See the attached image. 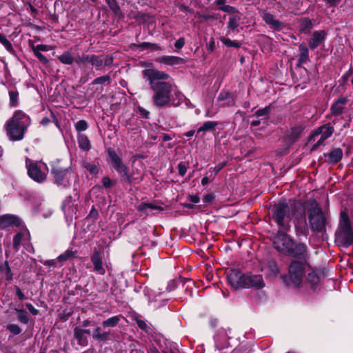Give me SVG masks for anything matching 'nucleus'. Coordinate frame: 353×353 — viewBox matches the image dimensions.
Instances as JSON below:
<instances>
[{
    "label": "nucleus",
    "mask_w": 353,
    "mask_h": 353,
    "mask_svg": "<svg viewBox=\"0 0 353 353\" xmlns=\"http://www.w3.org/2000/svg\"><path fill=\"white\" fill-rule=\"evenodd\" d=\"M143 78L148 83L152 91L153 104L161 108L171 104L172 83L170 75L161 70L148 65L142 71Z\"/></svg>",
    "instance_id": "1"
},
{
    "label": "nucleus",
    "mask_w": 353,
    "mask_h": 353,
    "mask_svg": "<svg viewBox=\"0 0 353 353\" xmlns=\"http://www.w3.org/2000/svg\"><path fill=\"white\" fill-rule=\"evenodd\" d=\"M274 248L280 253L296 257L304 256L306 248L302 243L294 244L292 239L283 232L279 231L272 240Z\"/></svg>",
    "instance_id": "2"
},
{
    "label": "nucleus",
    "mask_w": 353,
    "mask_h": 353,
    "mask_svg": "<svg viewBox=\"0 0 353 353\" xmlns=\"http://www.w3.org/2000/svg\"><path fill=\"white\" fill-rule=\"evenodd\" d=\"M301 204H294L289 206L285 203L280 202L274 205L272 209V219L282 229L288 230L290 227V222L294 216L298 219V215L294 211Z\"/></svg>",
    "instance_id": "3"
},
{
    "label": "nucleus",
    "mask_w": 353,
    "mask_h": 353,
    "mask_svg": "<svg viewBox=\"0 0 353 353\" xmlns=\"http://www.w3.org/2000/svg\"><path fill=\"white\" fill-rule=\"evenodd\" d=\"M309 268V265L305 262L293 261L289 266L288 275L283 276L282 279L289 286L301 288L303 286V279Z\"/></svg>",
    "instance_id": "4"
},
{
    "label": "nucleus",
    "mask_w": 353,
    "mask_h": 353,
    "mask_svg": "<svg viewBox=\"0 0 353 353\" xmlns=\"http://www.w3.org/2000/svg\"><path fill=\"white\" fill-rule=\"evenodd\" d=\"M307 213L312 230L323 231L325 226V218L321 208L316 201H312L309 203Z\"/></svg>",
    "instance_id": "5"
},
{
    "label": "nucleus",
    "mask_w": 353,
    "mask_h": 353,
    "mask_svg": "<svg viewBox=\"0 0 353 353\" xmlns=\"http://www.w3.org/2000/svg\"><path fill=\"white\" fill-rule=\"evenodd\" d=\"M85 62L90 63L97 70H102L103 66H110L112 64L113 58L110 55L83 54L76 59L78 64Z\"/></svg>",
    "instance_id": "6"
},
{
    "label": "nucleus",
    "mask_w": 353,
    "mask_h": 353,
    "mask_svg": "<svg viewBox=\"0 0 353 353\" xmlns=\"http://www.w3.org/2000/svg\"><path fill=\"white\" fill-rule=\"evenodd\" d=\"M334 132V128L330 124L323 125L318 128L311 135L310 141L315 142L312 150H316L319 146L323 145L324 141L332 136Z\"/></svg>",
    "instance_id": "7"
},
{
    "label": "nucleus",
    "mask_w": 353,
    "mask_h": 353,
    "mask_svg": "<svg viewBox=\"0 0 353 353\" xmlns=\"http://www.w3.org/2000/svg\"><path fill=\"white\" fill-rule=\"evenodd\" d=\"M48 173L46 165L41 162H32L28 165V174L30 178L37 182H43Z\"/></svg>",
    "instance_id": "8"
},
{
    "label": "nucleus",
    "mask_w": 353,
    "mask_h": 353,
    "mask_svg": "<svg viewBox=\"0 0 353 353\" xmlns=\"http://www.w3.org/2000/svg\"><path fill=\"white\" fill-rule=\"evenodd\" d=\"M108 153L112 167L125 181H130L132 176L129 174L127 167L123 163L121 158L112 149H109Z\"/></svg>",
    "instance_id": "9"
},
{
    "label": "nucleus",
    "mask_w": 353,
    "mask_h": 353,
    "mask_svg": "<svg viewBox=\"0 0 353 353\" xmlns=\"http://www.w3.org/2000/svg\"><path fill=\"white\" fill-rule=\"evenodd\" d=\"M6 134L9 139L12 141L21 140L23 137L26 128L21 125H16L12 123V121H7L5 125Z\"/></svg>",
    "instance_id": "10"
},
{
    "label": "nucleus",
    "mask_w": 353,
    "mask_h": 353,
    "mask_svg": "<svg viewBox=\"0 0 353 353\" xmlns=\"http://www.w3.org/2000/svg\"><path fill=\"white\" fill-rule=\"evenodd\" d=\"M245 276L246 274L240 270H232L228 275V280L230 285L234 289L245 288Z\"/></svg>",
    "instance_id": "11"
},
{
    "label": "nucleus",
    "mask_w": 353,
    "mask_h": 353,
    "mask_svg": "<svg viewBox=\"0 0 353 353\" xmlns=\"http://www.w3.org/2000/svg\"><path fill=\"white\" fill-rule=\"evenodd\" d=\"M265 286V283L261 275L246 274L245 288L261 289Z\"/></svg>",
    "instance_id": "12"
},
{
    "label": "nucleus",
    "mask_w": 353,
    "mask_h": 353,
    "mask_svg": "<svg viewBox=\"0 0 353 353\" xmlns=\"http://www.w3.org/2000/svg\"><path fill=\"white\" fill-rule=\"evenodd\" d=\"M8 121H12L16 125H21L26 128L30 125V117L21 110H16Z\"/></svg>",
    "instance_id": "13"
},
{
    "label": "nucleus",
    "mask_w": 353,
    "mask_h": 353,
    "mask_svg": "<svg viewBox=\"0 0 353 353\" xmlns=\"http://www.w3.org/2000/svg\"><path fill=\"white\" fill-rule=\"evenodd\" d=\"M339 232L345 238H352V234L349 217L344 211L341 212Z\"/></svg>",
    "instance_id": "14"
},
{
    "label": "nucleus",
    "mask_w": 353,
    "mask_h": 353,
    "mask_svg": "<svg viewBox=\"0 0 353 353\" xmlns=\"http://www.w3.org/2000/svg\"><path fill=\"white\" fill-rule=\"evenodd\" d=\"M68 172V169L60 166L58 163L52 165V173L53 174L56 183L59 185H64L65 179Z\"/></svg>",
    "instance_id": "15"
},
{
    "label": "nucleus",
    "mask_w": 353,
    "mask_h": 353,
    "mask_svg": "<svg viewBox=\"0 0 353 353\" xmlns=\"http://www.w3.org/2000/svg\"><path fill=\"white\" fill-rule=\"evenodd\" d=\"M326 32L324 30L314 31L309 40V46L311 49H315L325 40Z\"/></svg>",
    "instance_id": "16"
},
{
    "label": "nucleus",
    "mask_w": 353,
    "mask_h": 353,
    "mask_svg": "<svg viewBox=\"0 0 353 353\" xmlns=\"http://www.w3.org/2000/svg\"><path fill=\"white\" fill-rule=\"evenodd\" d=\"M347 100L345 97H339L331 106L330 111L332 115H340L343 113L347 104Z\"/></svg>",
    "instance_id": "17"
},
{
    "label": "nucleus",
    "mask_w": 353,
    "mask_h": 353,
    "mask_svg": "<svg viewBox=\"0 0 353 353\" xmlns=\"http://www.w3.org/2000/svg\"><path fill=\"white\" fill-rule=\"evenodd\" d=\"M91 261L93 263L95 272L101 275L105 274V270L103 265L102 257L99 251H94L91 257Z\"/></svg>",
    "instance_id": "18"
},
{
    "label": "nucleus",
    "mask_w": 353,
    "mask_h": 353,
    "mask_svg": "<svg viewBox=\"0 0 353 353\" xmlns=\"http://www.w3.org/2000/svg\"><path fill=\"white\" fill-rule=\"evenodd\" d=\"M261 270L265 272L268 278L273 279L276 277L279 273V270L274 261H270L262 267Z\"/></svg>",
    "instance_id": "19"
},
{
    "label": "nucleus",
    "mask_w": 353,
    "mask_h": 353,
    "mask_svg": "<svg viewBox=\"0 0 353 353\" xmlns=\"http://www.w3.org/2000/svg\"><path fill=\"white\" fill-rule=\"evenodd\" d=\"M263 19L268 23L272 28L279 30L283 27V24L279 20H276L274 16L270 12H263Z\"/></svg>",
    "instance_id": "20"
},
{
    "label": "nucleus",
    "mask_w": 353,
    "mask_h": 353,
    "mask_svg": "<svg viewBox=\"0 0 353 353\" xmlns=\"http://www.w3.org/2000/svg\"><path fill=\"white\" fill-rule=\"evenodd\" d=\"M19 223V219L13 215L6 214L0 218V227L2 228L11 225H18Z\"/></svg>",
    "instance_id": "21"
},
{
    "label": "nucleus",
    "mask_w": 353,
    "mask_h": 353,
    "mask_svg": "<svg viewBox=\"0 0 353 353\" xmlns=\"http://www.w3.org/2000/svg\"><path fill=\"white\" fill-rule=\"evenodd\" d=\"M304 128L301 125H296L291 128L286 136L289 141L293 143L299 139Z\"/></svg>",
    "instance_id": "22"
},
{
    "label": "nucleus",
    "mask_w": 353,
    "mask_h": 353,
    "mask_svg": "<svg viewBox=\"0 0 353 353\" xmlns=\"http://www.w3.org/2000/svg\"><path fill=\"white\" fill-rule=\"evenodd\" d=\"M30 239V234L28 231L23 230L18 232L13 239V247L16 250H19V245L25 242L28 241Z\"/></svg>",
    "instance_id": "23"
},
{
    "label": "nucleus",
    "mask_w": 353,
    "mask_h": 353,
    "mask_svg": "<svg viewBox=\"0 0 353 353\" xmlns=\"http://www.w3.org/2000/svg\"><path fill=\"white\" fill-rule=\"evenodd\" d=\"M74 334L80 345L85 346L88 345V338L85 335V330L76 327L74 330Z\"/></svg>",
    "instance_id": "24"
},
{
    "label": "nucleus",
    "mask_w": 353,
    "mask_h": 353,
    "mask_svg": "<svg viewBox=\"0 0 353 353\" xmlns=\"http://www.w3.org/2000/svg\"><path fill=\"white\" fill-rule=\"evenodd\" d=\"M325 156L327 157L330 163H336L342 158L343 151L340 148H335Z\"/></svg>",
    "instance_id": "25"
},
{
    "label": "nucleus",
    "mask_w": 353,
    "mask_h": 353,
    "mask_svg": "<svg viewBox=\"0 0 353 353\" xmlns=\"http://www.w3.org/2000/svg\"><path fill=\"white\" fill-rule=\"evenodd\" d=\"M69 50L64 52L62 54L58 57V59L63 64L71 65L74 61L76 62V59Z\"/></svg>",
    "instance_id": "26"
},
{
    "label": "nucleus",
    "mask_w": 353,
    "mask_h": 353,
    "mask_svg": "<svg viewBox=\"0 0 353 353\" xmlns=\"http://www.w3.org/2000/svg\"><path fill=\"white\" fill-rule=\"evenodd\" d=\"M110 334V331H103L100 327H97L93 332L92 337L98 341H106Z\"/></svg>",
    "instance_id": "27"
},
{
    "label": "nucleus",
    "mask_w": 353,
    "mask_h": 353,
    "mask_svg": "<svg viewBox=\"0 0 353 353\" xmlns=\"http://www.w3.org/2000/svg\"><path fill=\"white\" fill-rule=\"evenodd\" d=\"M240 16L239 14H232L230 16L228 23V32L234 31L239 26L240 21Z\"/></svg>",
    "instance_id": "28"
},
{
    "label": "nucleus",
    "mask_w": 353,
    "mask_h": 353,
    "mask_svg": "<svg viewBox=\"0 0 353 353\" xmlns=\"http://www.w3.org/2000/svg\"><path fill=\"white\" fill-rule=\"evenodd\" d=\"M307 281L313 290H316L318 284L319 283V277L315 271L312 270L308 273Z\"/></svg>",
    "instance_id": "29"
},
{
    "label": "nucleus",
    "mask_w": 353,
    "mask_h": 353,
    "mask_svg": "<svg viewBox=\"0 0 353 353\" xmlns=\"http://www.w3.org/2000/svg\"><path fill=\"white\" fill-rule=\"evenodd\" d=\"M216 125V121H206L197 130V134L202 132L203 135L205 132L213 130Z\"/></svg>",
    "instance_id": "30"
},
{
    "label": "nucleus",
    "mask_w": 353,
    "mask_h": 353,
    "mask_svg": "<svg viewBox=\"0 0 353 353\" xmlns=\"http://www.w3.org/2000/svg\"><path fill=\"white\" fill-rule=\"evenodd\" d=\"M78 143L79 147L83 150H88L90 148V141L87 136L81 134L78 136Z\"/></svg>",
    "instance_id": "31"
},
{
    "label": "nucleus",
    "mask_w": 353,
    "mask_h": 353,
    "mask_svg": "<svg viewBox=\"0 0 353 353\" xmlns=\"http://www.w3.org/2000/svg\"><path fill=\"white\" fill-rule=\"evenodd\" d=\"M121 319V316H120V315L112 316V317L106 319L105 321H103L102 322V325L105 327H114L119 323Z\"/></svg>",
    "instance_id": "32"
},
{
    "label": "nucleus",
    "mask_w": 353,
    "mask_h": 353,
    "mask_svg": "<svg viewBox=\"0 0 353 353\" xmlns=\"http://www.w3.org/2000/svg\"><path fill=\"white\" fill-rule=\"evenodd\" d=\"M300 57L299 59V63H305L309 60L308 49L303 44L299 46Z\"/></svg>",
    "instance_id": "33"
},
{
    "label": "nucleus",
    "mask_w": 353,
    "mask_h": 353,
    "mask_svg": "<svg viewBox=\"0 0 353 353\" xmlns=\"http://www.w3.org/2000/svg\"><path fill=\"white\" fill-rule=\"evenodd\" d=\"M75 256V253L70 249H68L65 252L60 254L57 257V261L59 262H64L68 259H72Z\"/></svg>",
    "instance_id": "34"
},
{
    "label": "nucleus",
    "mask_w": 353,
    "mask_h": 353,
    "mask_svg": "<svg viewBox=\"0 0 353 353\" xmlns=\"http://www.w3.org/2000/svg\"><path fill=\"white\" fill-rule=\"evenodd\" d=\"M0 43L5 47L6 50L11 54L14 53L12 43L7 39L5 35L0 33Z\"/></svg>",
    "instance_id": "35"
},
{
    "label": "nucleus",
    "mask_w": 353,
    "mask_h": 353,
    "mask_svg": "<svg viewBox=\"0 0 353 353\" xmlns=\"http://www.w3.org/2000/svg\"><path fill=\"white\" fill-rule=\"evenodd\" d=\"M83 166L92 175H96L99 172V168L96 164L83 161Z\"/></svg>",
    "instance_id": "36"
},
{
    "label": "nucleus",
    "mask_w": 353,
    "mask_h": 353,
    "mask_svg": "<svg viewBox=\"0 0 353 353\" xmlns=\"http://www.w3.org/2000/svg\"><path fill=\"white\" fill-rule=\"evenodd\" d=\"M163 62L170 65L178 64L182 60L181 58L174 56H167L162 58Z\"/></svg>",
    "instance_id": "37"
},
{
    "label": "nucleus",
    "mask_w": 353,
    "mask_h": 353,
    "mask_svg": "<svg viewBox=\"0 0 353 353\" xmlns=\"http://www.w3.org/2000/svg\"><path fill=\"white\" fill-rule=\"evenodd\" d=\"M220 40L225 46L228 47L239 48L241 46L240 43L235 41H232L228 38L221 37Z\"/></svg>",
    "instance_id": "38"
},
{
    "label": "nucleus",
    "mask_w": 353,
    "mask_h": 353,
    "mask_svg": "<svg viewBox=\"0 0 353 353\" xmlns=\"http://www.w3.org/2000/svg\"><path fill=\"white\" fill-rule=\"evenodd\" d=\"M19 93L17 91H9L10 104L11 106H16L18 103Z\"/></svg>",
    "instance_id": "39"
},
{
    "label": "nucleus",
    "mask_w": 353,
    "mask_h": 353,
    "mask_svg": "<svg viewBox=\"0 0 353 353\" xmlns=\"http://www.w3.org/2000/svg\"><path fill=\"white\" fill-rule=\"evenodd\" d=\"M32 49L33 52L35 53V52H41V51H49L51 50V48L47 45L39 44L37 46L32 45Z\"/></svg>",
    "instance_id": "40"
},
{
    "label": "nucleus",
    "mask_w": 353,
    "mask_h": 353,
    "mask_svg": "<svg viewBox=\"0 0 353 353\" xmlns=\"http://www.w3.org/2000/svg\"><path fill=\"white\" fill-rule=\"evenodd\" d=\"M110 77L109 75H104L98 78H96L93 81L92 84H103L106 82H109Z\"/></svg>",
    "instance_id": "41"
},
{
    "label": "nucleus",
    "mask_w": 353,
    "mask_h": 353,
    "mask_svg": "<svg viewBox=\"0 0 353 353\" xmlns=\"http://www.w3.org/2000/svg\"><path fill=\"white\" fill-rule=\"evenodd\" d=\"M75 128L77 131H85L88 128V123L85 120L79 121L76 125Z\"/></svg>",
    "instance_id": "42"
},
{
    "label": "nucleus",
    "mask_w": 353,
    "mask_h": 353,
    "mask_svg": "<svg viewBox=\"0 0 353 353\" xmlns=\"http://www.w3.org/2000/svg\"><path fill=\"white\" fill-rule=\"evenodd\" d=\"M270 112V108L269 106L265 107L264 108L258 110L255 114L257 117H266Z\"/></svg>",
    "instance_id": "43"
},
{
    "label": "nucleus",
    "mask_w": 353,
    "mask_h": 353,
    "mask_svg": "<svg viewBox=\"0 0 353 353\" xmlns=\"http://www.w3.org/2000/svg\"><path fill=\"white\" fill-rule=\"evenodd\" d=\"M148 208H150L152 210H156V209H159V207L152 203H141L138 207V210L140 211L144 210Z\"/></svg>",
    "instance_id": "44"
},
{
    "label": "nucleus",
    "mask_w": 353,
    "mask_h": 353,
    "mask_svg": "<svg viewBox=\"0 0 353 353\" xmlns=\"http://www.w3.org/2000/svg\"><path fill=\"white\" fill-rule=\"evenodd\" d=\"M7 329L11 332L12 333H13L14 334H19L21 330V328L19 327V326L18 325H16V324H9L7 325Z\"/></svg>",
    "instance_id": "45"
},
{
    "label": "nucleus",
    "mask_w": 353,
    "mask_h": 353,
    "mask_svg": "<svg viewBox=\"0 0 353 353\" xmlns=\"http://www.w3.org/2000/svg\"><path fill=\"white\" fill-rule=\"evenodd\" d=\"M301 26L303 28L310 30L312 27V21L309 19L305 18L302 21Z\"/></svg>",
    "instance_id": "46"
},
{
    "label": "nucleus",
    "mask_w": 353,
    "mask_h": 353,
    "mask_svg": "<svg viewBox=\"0 0 353 353\" xmlns=\"http://www.w3.org/2000/svg\"><path fill=\"white\" fill-rule=\"evenodd\" d=\"M34 54L41 63H47L48 62V59L41 52H35Z\"/></svg>",
    "instance_id": "47"
},
{
    "label": "nucleus",
    "mask_w": 353,
    "mask_h": 353,
    "mask_svg": "<svg viewBox=\"0 0 353 353\" xmlns=\"http://www.w3.org/2000/svg\"><path fill=\"white\" fill-rule=\"evenodd\" d=\"M178 170H179V173L181 175V176H183L185 173H186V171H187V167L186 165L183 163H180L179 165H178Z\"/></svg>",
    "instance_id": "48"
},
{
    "label": "nucleus",
    "mask_w": 353,
    "mask_h": 353,
    "mask_svg": "<svg viewBox=\"0 0 353 353\" xmlns=\"http://www.w3.org/2000/svg\"><path fill=\"white\" fill-rule=\"evenodd\" d=\"M109 6L111 8L112 10L114 11H117L119 10V6L116 3L114 0H105Z\"/></svg>",
    "instance_id": "49"
},
{
    "label": "nucleus",
    "mask_w": 353,
    "mask_h": 353,
    "mask_svg": "<svg viewBox=\"0 0 353 353\" xmlns=\"http://www.w3.org/2000/svg\"><path fill=\"white\" fill-rule=\"evenodd\" d=\"M26 305L29 312H31L32 314L37 315L38 314L39 310L36 309L32 304L27 303Z\"/></svg>",
    "instance_id": "50"
},
{
    "label": "nucleus",
    "mask_w": 353,
    "mask_h": 353,
    "mask_svg": "<svg viewBox=\"0 0 353 353\" xmlns=\"http://www.w3.org/2000/svg\"><path fill=\"white\" fill-rule=\"evenodd\" d=\"M102 183L105 188H108L112 185V181L108 177H103L102 179Z\"/></svg>",
    "instance_id": "51"
},
{
    "label": "nucleus",
    "mask_w": 353,
    "mask_h": 353,
    "mask_svg": "<svg viewBox=\"0 0 353 353\" xmlns=\"http://www.w3.org/2000/svg\"><path fill=\"white\" fill-rule=\"evenodd\" d=\"M185 44V39L183 38L179 39L174 43V46L176 48H181Z\"/></svg>",
    "instance_id": "52"
},
{
    "label": "nucleus",
    "mask_w": 353,
    "mask_h": 353,
    "mask_svg": "<svg viewBox=\"0 0 353 353\" xmlns=\"http://www.w3.org/2000/svg\"><path fill=\"white\" fill-rule=\"evenodd\" d=\"M141 46L143 47V48H148V47H152V50H159L160 48L158 47L157 45L156 44H152V43H143L141 44Z\"/></svg>",
    "instance_id": "53"
},
{
    "label": "nucleus",
    "mask_w": 353,
    "mask_h": 353,
    "mask_svg": "<svg viewBox=\"0 0 353 353\" xmlns=\"http://www.w3.org/2000/svg\"><path fill=\"white\" fill-rule=\"evenodd\" d=\"M19 319L21 322L23 323H27L28 322V318L26 313L23 312L19 316Z\"/></svg>",
    "instance_id": "54"
},
{
    "label": "nucleus",
    "mask_w": 353,
    "mask_h": 353,
    "mask_svg": "<svg viewBox=\"0 0 353 353\" xmlns=\"http://www.w3.org/2000/svg\"><path fill=\"white\" fill-rule=\"evenodd\" d=\"M230 94L225 92V93H221L218 97V99L219 101L224 100L230 98Z\"/></svg>",
    "instance_id": "55"
},
{
    "label": "nucleus",
    "mask_w": 353,
    "mask_h": 353,
    "mask_svg": "<svg viewBox=\"0 0 353 353\" xmlns=\"http://www.w3.org/2000/svg\"><path fill=\"white\" fill-rule=\"evenodd\" d=\"M219 9L224 12H232L234 10V8L230 6H221L219 8Z\"/></svg>",
    "instance_id": "56"
},
{
    "label": "nucleus",
    "mask_w": 353,
    "mask_h": 353,
    "mask_svg": "<svg viewBox=\"0 0 353 353\" xmlns=\"http://www.w3.org/2000/svg\"><path fill=\"white\" fill-rule=\"evenodd\" d=\"M17 294L20 300H24L26 299L25 295L21 291V290L19 288H17L16 289Z\"/></svg>",
    "instance_id": "57"
},
{
    "label": "nucleus",
    "mask_w": 353,
    "mask_h": 353,
    "mask_svg": "<svg viewBox=\"0 0 353 353\" xmlns=\"http://www.w3.org/2000/svg\"><path fill=\"white\" fill-rule=\"evenodd\" d=\"M137 323L138 326L140 328H141L143 330L146 329L147 325H146V323L143 321H142V320H137Z\"/></svg>",
    "instance_id": "58"
},
{
    "label": "nucleus",
    "mask_w": 353,
    "mask_h": 353,
    "mask_svg": "<svg viewBox=\"0 0 353 353\" xmlns=\"http://www.w3.org/2000/svg\"><path fill=\"white\" fill-rule=\"evenodd\" d=\"M44 265L46 266H48V267H50V266L55 267L56 261H55V260H48V261H46L44 262Z\"/></svg>",
    "instance_id": "59"
},
{
    "label": "nucleus",
    "mask_w": 353,
    "mask_h": 353,
    "mask_svg": "<svg viewBox=\"0 0 353 353\" xmlns=\"http://www.w3.org/2000/svg\"><path fill=\"white\" fill-rule=\"evenodd\" d=\"M327 3L332 6H334L338 4L341 0H324Z\"/></svg>",
    "instance_id": "60"
},
{
    "label": "nucleus",
    "mask_w": 353,
    "mask_h": 353,
    "mask_svg": "<svg viewBox=\"0 0 353 353\" xmlns=\"http://www.w3.org/2000/svg\"><path fill=\"white\" fill-rule=\"evenodd\" d=\"M139 111H140V112L141 113L142 115H143L145 117H148V116L149 114V112H148L147 110H144L143 108H140Z\"/></svg>",
    "instance_id": "61"
},
{
    "label": "nucleus",
    "mask_w": 353,
    "mask_h": 353,
    "mask_svg": "<svg viewBox=\"0 0 353 353\" xmlns=\"http://www.w3.org/2000/svg\"><path fill=\"white\" fill-rule=\"evenodd\" d=\"M261 123V121L259 119H257V120H253L252 122H251V125L252 126H258L259 124Z\"/></svg>",
    "instance_id": "62"
},
{
    "label": "nucleus",
    "mask_w": 353,
    "mask_h": 353,
    "mask_svg": "<svg viewBox=\"0 0 353 353\" xmlns=\"http://www.w3.org/2000/svg\"><path fill=\"white\" fill-rule=\"evenodd\" d=\"M194 133H195V131H194V130H190V131H188V132H186V133L185 134V135L186 137H192V136L194 134Z\"/></svg>",
    "instance_id": "63"
},
{
    "label": "nucleus",
    "mask_w": 353,
    "mask_h": 353,
    "mask_svg": "<svg viewBox=\"0 0 353 353\" xmlns=\"http://www.w3.org/2000/svg\"><path fill=\"white\" fill-rule=\"evenodd\" d=\"M208 177H203L201 180L202 185H205L208 183Z\"/></svg>",
    "instance_id": "64"
}]
</instances>
